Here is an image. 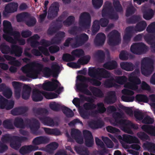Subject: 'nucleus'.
Wrapping results in <instances>:
<instances>
[{"label": "nucleus", "instance_id": "1", "mask_svg": "<svg viewBox=\"0 0 155 155\" xmlns=\"http://www.w3.org/2000/svg\"><path fill=\"white\" fill-rule=\"evenodd\" d=\"M89 74L92 78L90 79L87 78L82 76H79L77 77V79L81 82V83L77 86V88L82 92L87 95H91V93L86 89L87 86V82H90L92 84L98 86L101 83L97 80H101L103 78L108 77L110 74L106 70L103 68L95 69L91 68L89 69Z\"/></svg>", "mask_w": 155, "mask_h": 155}, {"label": "nucleus", "instance_id": "2", "mask_svg": "<svg viewBox=\"0 0 155 155\" xmlns=\"http://www.w3.org/2000/svg\"><path fill=\"white\" fill-rule=\"evenodd\" d=\"M3 25L5 33L3 35V37L5 40L12 43H16L18 42L20 45H22L25 44V41L24 40L19 39L20 34L19 32H13L10 22L4 21Z\"/></svg>", "mask_w": 155, "mask_h": 155}, {"label": "nucleus", "instance_id": "3", "mask_svg": "<svg viewBox=\"0 0 155 155\" xmlns=\"http://www.w3.org/2000/svg\"><path fill=\"white\" fill-rule=\"evenodd\" d=\"M137 74L135 73H132L129 76V82H126L127 78L125 76L117 77L116 78V82L120 84H124V87L130 89L134 90H137L138 88L137 85L140 83V80L137 78Z\"/></svg>", "mask_w": 155, "mask_h": 155}, {"label": "nucleus", "instance_id": "4", "mask_svg": "<svg viewBox=\"0 0 155 155\" xmlns=\"http://www.w3.org/2000/svg\"><path fill=\"white\" fill-rule=\"evenodd\" d=\"M42 67L41 64L35 61L23 67L21 70L28 77L35 78L41 71Z\"/></svg>", "mask_w": 155, "mask_h": 155}, {"label": "nucleus", "instance_id": "5", "mask_svg": "<svg viewBox=\"0 0 155 155\" xmlns=\"http://www.w3.org/2000/svg\"><path fill=\"white\" fill-rule=\"evenodd\" d=\"M28 140L26 136H2L1 138L3 143H10V147L15 150L20 148L22 142L27 141Z\"/></svg>", "mask_w": 155, "mask_h": 155}, {"label": "nucleus", "instance_id": "6", "mask_svg": "<svg viewBox=\"0 0 155 155\" xmlns=\"http://www.w3.org/2000/svg\"><path fill=\"white\" fill-rule=\"evenodd\" d=\"M112 140L115 143H118V140L115 137L119 140L122 146L126 149L128 148V146L126 143L129 144L133 143H139V140L136 136H109Z\"/></svg>", "mask_w": 155, "mask_h": 155}, {"label": "nucleus", "instance_id": "7", "mask_svg": "<svg viewBox=\"0 0 155 155\" xmlns=\"http://www.w3.org/2000/svg\"><path fill=\"white\" fill-rule=\"evenodd\" d=\"M116 115V117L114 116L115 117V122L113 124L115 125L120 124V127L122 130L125 132L131 134L132 132L130 128L134 127V125L129 121L123 120L119 114H117Z\"/></svg>", "mask_w": 155, "mask_h": 155}, {"label": "nucleus", "instance_id": "8", "mask_svg": "<svg viewBox=\"0 0 155 155\" xmlns=\"http://www.w3.org/2000/svg\"><path fill=\"white\" fill-rule=\"evenodd\" d=\"M42 88L44 90L50 91L57 90L56 91L58 93L63 89V87H60V84L56 80H54L52 82H48L44 83Z\"/></svg>", "mask_w": 155, "mask_h": 155}, {"label": "nucleus", "instance_id": "9", "mask_svg": "<svg viewBox=\"0 0 155 155\" xmlns=\"http://www.w3.org/2000/svg\"><path fill=\"white\" fill-rule=\"evenodd\" d=\"M148 58H144L142 61L141 67L142 73L145 76L151 74L153 70L152 65L148 61Z\"/></svg>", "mask_w": 155, "mask_h": 155}, {"label": "nucleus", "instance_id": "10", "mask_svg": "<svg viewBox=\"0 0 155 155\" xmlns=\"http://www.w3.org/2000/svg\"><path fill=\"white\" fill-rule=\"evenodd\" d=\"M120 34L117 31H114L108 35V43L110 45L118 44L120 41Z\"/></svg>", "mask_w": 155, "mask_h": 155}, {"label": "nucleus", "instance_id": "11", "mask_svg": "<svg viewBox=\"0 0 155 155\" xmlns=\"http://www.w3.org/2000/svg\"><path fill=\"white\" fill-rule=\"evenodd\" d=\"M136 99L138 101L145 102L150 101L151 102L150 103V105L153 108V110L155 111V95H152L150 96L148 99L146 96L139 94L136 96Z\"/></svg>", "mask_w": 155, "mask_h": 155}, {"label": "nucleus", "instance_id": "12", "mask_svg": "<svg viewBox=\"0 0 155 155\" xmlns=\"http://www.w3.org/2000/svg\"><path fill=\"white\" fill-rule=\"evenodd\" d=\"M14 102L12 101H9L2 96H0V108L9 110L13 107Z\"/></svg>", "mask_w": 155, "mask_h": 155}, {"label": "nucleus", "instance_id": "13", "mask_svg": "<svg viewBox=\"0 0 155 155\" xmlns=\"http://www.w3.org/2000/svg\"><path fill=\"white\" fill-rule=\"evenodd\" d=\"M38 149V147L31 145H24L20 149L19 152L21 154L24 155L28 154L32 151L37 150Z\"/></svg>", "mask_w": 155, "mask_h": 155}, {"label": "nucleus", "instance_id": "14", "mask_svg": "<svg viewBox=\"0 0 155 155\" xmlns=\"http://www.w3.org/2000/svg\"><path fill=\"white\" fill-rule=\"evenodd\" d=\"M146 46L143 43H137L134 44L132 45L130 48L131 51L134 54H140L139 52L140 50L146 49Z\"/></svg>", "mask_w": 155, "mask_h": 155}, {"label": "nucleus", "instance_id": "15", "mask_svg": "<svg viewBox=\"0 0 155 155\" xmlns=\"http://www.w3.org/2000/svg\"><path fill=\"white\" fill-rule=\"evenodd\" d=\"M18 5L17 3H10L6 5L5 7L4 15H6L7 13L14 12L17 11Z\"/></svg>", "mask_w": 155, "mask_h": 155}, {"label": "nucleus", "instance_id": "16", "mask_svg": "<svg viewBox=\"0 0 155 155\" xmlns=\"http://www.w3.org/2000/svg\"><path fill=\"white\" fill-rule=\"evenodd\" d=\"M32 98L34 101H41L43 98V94L38 90L34 89L33 91Z\"/></svg>", "mask_w": 155, "mask_h": 155}, {"label": "nucleus", "instance_id": "17", "mask_svg": "<svg viewBox=\"0 0 155 155\" xmlns=\"http://www.w3.org/2000/svg\"><path fill=\"white\" fill-rule=\"evenodd\" d=\"M143 147L144 150L153 153H155V144L153 143L146 142L143 144Z\"/></svg>", "mask_w": 155, "mask_h": 155}, {"label": "nucleus", "instance_id": "18", "mask_svg": "<svg viewBox=\"0 0 155 155\" xmlns=\"http://www.w3.org/2000/svg\"><path fill=\"white\" fill-rule=\"evenodd\" d=\"M58 5V3L54 2L52 4L49 8L48 17H50L51 14L56 15L59 10Z\"/></svg>", "mask_w": 155, "mask_h": 155}, {"label": "nucleus", "instance_id": "19", "mask_svg": "<svg viewBox=\"0 0 155 155\" xmlns=\"http://www.w3.org/2000/svg\"><path fill=\"white\" fill-rule=\"evenodd\" d=\"M105 39V36L104 34L99 33L96 36L94 42L98 46L102 45L104 43Z\"/></svg>", "mask_w": 155, "mask_h": 155}, {"label": "nucleus", "instance_id": "20", "mask_svg": "<svg viewBox=\"0 0 155 155\" xmlns=\"http://www.w3.org/2000/svg\"><path fill=\"white\" fill-rule=\"evenodd\" d=\"M58 144L55 142H53L48 145L46 147V151L50 154L53 153L54 151L58 147Z\"/></svg>", "mask_w": 155, "mask_h": 155}, {"label": "nucleus", "instance_id": "21", "mask_svg": "<svg viewBox=\"0 0 155 155\" xmlns=\"http://www.w3.org/2000/svg\"><path fill=\"white\" fill-rule=\"evenodd\" d=\"M74 150L80 155H89V152L88 150L84 147L75 146Z\"/></svg>", "mask_w": 155, "mask_h": 155}, {"label": "nucleus", "instance_id": "22", "mask_svg": "<svg viewBox=\"0 0 155 155\" xmlns=\"http://www.w3.org/2000/svg\"><path fill=\"white\" fill-rule=\"evenodd\" d=\"M31 91V88L28 86L25 85L23 87L22 93V97L23 98L25 99H28L30 96Z\"/></svg>", "mask_w": 155, "mask_h": 155}, {"label": "nucleus", "instance_id": "23", "mask_svg": "<svg viewBox=\"0 0 155 155\" xmlns=\"http://www.w3.org/2000/svg\"><path fill=\"white\" fill-rule=\"evenodd\" d=\"M88 38V37L85 34H82L80 38H78L76 39V44L72 45L74 48H76L81 45L82 42L87 41Z\"/></svg>", "mask_w": 155, "mask_h": 155}, {"label": "nucleus", "instance_id": "24", "mask_svg": "<svg viewBox=\"0 0 155 155\" xmlns=\"http://www.w3.org/2000/svg\"><path fill=\"white\" fill-rule=\"evenodd\" d=\"M49 43L48 41L43 40L41 42V45L42 46L41 48L39 47V50L43 54L46 55H48L49 54V52L48 49L46 47L48 46L49 45Z\"/></svg>", "mask_w": 155, "mask_h": 155}, {"label": "nucleus", "instance_id": "25", "mask_svg": "<svg viewBox=\"0 0 155 155\" xmlns=\"http://www.w3.org/2000/svg\"><path fill=\"white\" fill-rule=\"evenodd\" d=\"M142 129L150 134L155 135V128L153 127L144 125L142 127Z\"/></svg>", "mask_w": 155, "mask_h": 155}, {"label": "nucleus", "instance_id": "26", "mask_svg": "<svg viewBox=\"0 0 155 155\" xmlns=\"http://www.w3.org/2000/svg\"><path fill=\"white\" fill-rule=\"evenodd\" d=\"M85 145L88 147H92L94 144L93 136H84Z\"/></svg>", "mask_w": 155, "mask_h": 155}, {"label": "nucleus", "instance_id": "27", "mask_svg": "<svg viewBox=\"0 0 155 155\" xmlns=\"http://www.w3.org/2000/svg\"><path fill=\"white\" fill-rule=\"evenodd\" d=\"M12 53H14L16 56H20L22 53L21 48L19 47L13 45L12 46Z\"/></svg>", "mask_w": 155, "mask_h": 155}, {"label": "nucleus", "instance_id": "28", "mask_svg": "<svg viewBox=\"0 0 155 155\" xmlns=\"http://www.w3.org/2000/svg\"><path fill=\"white\" fill-rule=\"evenodd\" d=\"M121 67L127 71L133 70V67L132 64L127 62H122L120 64Z\"/></svg>", "mask_w": 155, "mask_h": 155}, {"label": "nucleus", "instance_id": "29", "mask_svg": "<svg viewBox=\"0 0 155 155\" xmlns=\"http://www.w3.org/2000/svg\"><path fill=\"white\" fill-rule=\"evenodd\" d=\"M44 129L45 132L48 134H53L55 135H62L60 131L57 129H51L45 128Z\"/></svg>", "mask_w": 155, "mask_h": 155}, {"label": "nucleus", "instance_id": "30", "mask_svg": "<svg viewBox=\"0 0 155 155\" xmlns=\"http://www.w3.org/2000/svg\"><path fill=\"white\" fill-rule=\"evenodd\" d=\"M102 139L106 146L108 148H112L114 146V144L112 141L107 137H104L102 136Z\"/></svg>", "mask_w": 155, "mask_h": 155}, {"label": "nucleus", "instance_id": "31", "mask_svg": "<svg viewBox=\"0 0 155 155\" xmlns=\"http://www.w3.org/2000/svg\"><path fill=\"white\" fill-rule=\"evenodd\" d=\"M5 57L7 60L10 61L9 63L16 66H18L21 65L20 63L17 61L15 60L14 58L8 55H5Z\"/></svg>", "mask_w": 155, "mask_h": 155}, {"label": "nucleus", "instance_id": "32", "mask_svg": "<svg viewBox=\"0 0 155 155\" xmlns=\"http://www.w3.org/2000/svg\"><path fill=\"white\" fill-rule=\"evenodd\" d=\"M117 66L116 62L114 61H112L107 62L104 65V67L108 69H113Z\"/></svg>", "mask_w": 155, "mask_h": 155}, {"label": "nucleus", "instance_id": "33", "mask_svg": "<svg viewBox=\"0 0 155 155\" xmlns=\"http://www.w3.org/2000/svg\"><path fill=\"white\" fill-rule=\"evenodd\" d=\"M39 37L37 35H35L32 37L31 38L28 40V41L31 43V45L32 46H36L38 45V43L37 42V41L39 38Z\"/></svg>", "mask_w": 155, "mask_h": 155}, {"label": "nucleus", "instance_id": "34", "mask_svg": "<svg viewBox=\"0 0 155 155\" xmlns=\"http://www.w3.org/2000/svg\"><path fill=\"white\" fill-rule=\"evenodd\" d=\"M90 57L89 55H87L80 59L78 61L79 64L83 65L87 64L89 61Z\"/></svg>", "mask_w": 155, "mask_h": 155}, {"label": "nucleus", "instance_id": "35", "mask_svg": "<svg viewBox=\"0 0 155 155\" xmlns=\"http://www.w3.org/2000/svg\"><path fill=\"white\" fill-rule=\"evenodd\" d=\"M153 15V12L152 10H149L143 13V17L144 19L147 20H149L151 19Z\"/></svg>", "mask_w": 155, "mask_h": 155}, {"label": "nucleus", "instance_id": "36", "mask_svg": "<svg viewBox=\"0 0 155 155\" xmlns=\"http://www.w3.org/2000/svg\"><path fill=\"white\" fill-rule=\"evenodd\" d=\"M41 120L45 124L50 126H53L54 125L53 120L49 117H46Z\"/></svg>", "mask_w": 155, "mask_h": 155}, {"label": "nucleus", "instance_id": "37", "mask_svg": "<svg viewBox=\"0 0 155 155\" xmlns=\"http://www.w3.org/2000/svg\"><path fill=\"white\" fill-rule=\"evenodd\" d=\"M12 84L13 87L16 89L15 93L16 96L19 97L20 94L17 89L20 87L21 86L20 83L16 81H13L12 82Z\"/></svg>", "mask_w": 155, "mask_h": 155}, {"label": "nucleus", "instance_id": "38", "mask_svg": "<svg viewBox=\"0 0 155 155\" xmlns=\"http://www.w3.org/2000/svg\"><path fill=\"white\" fill-rule=\"evenodd\" d=\"M43 96H44L46 98L48 99H52L56 98L57 97V95L54 93H42Z\"/></svg>", "mask_w": 155, "mask_h": 155}, {"label": "nucleus", "instance_id": "39", "mask_svg": "<svg viewBox=\"0 0 155 155\" xmlns=\"http://www.w3.org/2000/svg\"><path fill=\"white\" fill-rule=\"evenodd\" d=\"M90 16L89 14L87 13H84L82 14L80 18V21L81 22L86 21L87 20H90Z\"/></svg>", "mask_w": 155, "mask_h": 155}, {"label": "nucleus", "instance_id": "40", "mask_svg": "<svg viewBox=\"0 0 155 155\" xmlns=\"http://www.w3.org/2000/svg\"><path fill=\"white\" fill-rule=\"evenodd\" d=\"M75 59V57L73 55H71L68 54H64L63 56V60L67 61H73Z\"/></svg>", "mask_w": 155, "mask_h": 155}, {"label": "nucleus", "instance_id": "41", "mask_svg": "<svg viewBox=\"0 0 155 155\" xmlns=\"http://www.w3.org/2000/svg\"><path fill=\"white\" fill-rule=\"evenodd\" d=\"M90 90L94 95L98 97L102 96V92L100 90L94 87H91Z\"/></svg>", "mask_w": 155, "mask_h": 155}, {"label": "nucleus", "instance_id": "42", "mask_svg": "<svg viewBox=\"0 0 155 155\" xmlns=\"http://www.w3.org/2000/svg\"><path fill=\"white\" fill-rule=\"evenodd\" d=\"M147 26V24L144 21H142L138 24L137 26V30L138 31H143Z\"/></svg>", "mask_w": 155, "mask_h": 155}, {"label": "nucleus", "instance_id": "43", "mask_svg": "<svg viewBox=\"0 0 155 155\" xmlns=\"http://www.w3.org/2000/svg\"><path fill=\"white\" fill-rule=\"evenodd\" d=\"M84 52L83 50L81 49H77L73 51L72 52V54L74 56L79 57L84 54Z\"/></svg>", "mask_w": 155, "mask_h": 155}, {"label": "nucleus", "instance_id": "44", "mask_svg": "<svg viewBox=\"0 0 155 155\" xmlns=\"http://www.w3.org/2000/svg\"><path fill=\"white\" fill-rule=\"evenodd\" d=\"M103 2V0H92L93 5L96 8H100L102 6Z\"/></svg>", "mask_w": 155, "mask_h": 155}, {"label": "nucleus", "instance_id": "45", "mask_svg": "<svg viewBox=\"0 0 155 155\" xmlns=\"http://www.w3.org/2000/svg\"><path fill=\"white\" fill-rule=\"evenodd\" d=\"M63 111L68 117H71L74 115L72 111L67 107H64L63 109Z\"/></svg>", "mask_w": 155, "mask_h": 155}, {"label": "nucleus", "instance_id": "46", "mask_svg": "<svg viewBox=\"0 0 155 155\" xmlns=\"http://www.w3.org/2000/svg\"><path fill=\"white\" fill-rule=\"evenodd\" d=\"M74 137L76 141L78 144H82L84 143V136H71Z\"/></svg>", "mask_w": 155, "mask_h": 155}, {"label": "nucleus", "instance_id": "47", "mask_svg": "<svg viewBox=\"0 0 155 155\" xmlns=\"http://www.w3.org/2000/svg\"><path fill=\"white\" fill-rule=\"evenodd\" d=\"M93 29L92 31L94 32L95 31L97 32L100 28L99 22L98 21H95L93 24Z\"/></svg>", "mask_w": 155, "mask_h": 155}, {"label": "nucleus", "instance_id": "48", "mask_svg": "<svg viewBox=\"0 0 155 155\" xmlns=\"http://www.w3.org/2000/svg\"><path fill=\"white\" fill-rule=\"evenodd\" d=\"M8 149L7 145L0 142V153H2L7 150Z\"/></svg>", "mask_w": 155, "mask_h": 155}, {"label": "nucleus", "instance_id": "49", "mask_svg": "<svg viewBox=\"0 0 155 155\" xmlns=\"http://www.w3.org/2000/svg\"><path fill=\"white\" fill-rule=\"evenodd\" d=\"M107 131L111 133H117L120 132L119 130L111 126H108L107 127Z\"/></svg>", "mask_w": 155, "mask_h": 155}, {"label": "nucleus", "instance_id": "50", "mask_svg": "<svg viewBox=\"0 0 155 155\" xmlns=\"http://www.w3.org/2000/svg\"><path fill=\"white\" fill-rule=\"evenodd\" d=\"M113 3L114 7L117 11H120L122 10L121 5L117 0L114 1Z\"/></svg>", "mask_w": 155, "mask_h": 155}, {"label": "nucleus", "instance_id": "51", "mask_svg": "<svg viewBox=\"0 0 155 155\" xmlns=\"http://www.w3.org/2000/svg\"><path fill=\"white\" fill-rule=\"evenodd\" d=\"M12 91L9 88H7L3 93L4 96L8 98H10L12 96Z\"/></svg>", "mask_w": 155, "mask_h": 155}, {"label": "nucleus", "instance_id": "52", "mask_svg": "<svg viewBox=\"0 0 155 155\" xmlns=\"http://www.w3.org/2000/svg\"><path fill=\"white\" fill-rule=\"evenodd\" d=\"M95 142L98 147H100L101 148H104L105 147V145L103 142L97 137L95 138Z\"/></svg>", "mask_w": 155, "mask_h": 155}, {"label": "nucleus", "instance_id": "53", "mask_svg": "<svg viewBox=\"0 0 155 155\" xmlns=\"http://www.w3.org/2000/svg\"><path fill=\"white\" fill-rule=\"evenodd\" d=\"M33 144L35 145H38L41 144L40 136H38L35 138L33 140Z\"/></svg>", "mask_w": 155, "mask_h": 155}, {"label": "nucleus", "instance_id": "54", "mask_svg": "<svg viewBox=\"0 0 155 155\" xmlns=\"http://www.w3.org/2000/svg\"><path fill=\"white\" fill-rule=\"evenodd\" d=\"M128 54L127 52L123 51L121 52L120 54L119 57L120 59L122 60H126L128 59Z\"/></svg>", "mask_w": 155, "mask_h": 155}, {"label": "nucleus", "instance_id": "55", "mask_svg": "<svg viewBox=\"0 0 155 155\" xmlns=\"http://www.w3.org/2000/svg\"><path fill=\"white\" fill-rule=\"evenodd\" d=\"M41 144L48 143L50 141V139L46 136H40Z\"/></svg>", "mask_w": 155, "mask_h": 155}, {"label": "nucleus", "instance_id": "56", "mask_svg": "<svg viewBox=\"0 0 155 155\" xmlns=\"http://www.w3.org/2000/svg\"><path fill=\"white\" fill-rule=\"evenodd\" d=\"M134 97L133 96L131 97H127L125 96H123L122 97V100L126 102H132L133 101L134 99Z\"/></svg>", "mask_w": 155, "mask_h": 155}, {"label": "nucleus", "instance_id": "57", "mask_svg": "<svg viewBox=\"0 0 155 155\" xmlns=\"http://www.w3.org/2000/svg\"><path fill=\"white\" fill-rule=\"evenodd\" d=\"M67 65L68 66L73 68H78L80 67L79 64H77L73 62L68 63H67Z\"/></svg>", "mask_w": 155, "mask_h": 155}, {"label": "nucleus", "instance_id": "58", "mask_svg": "<svg viewBox=\"0 0 155 155\" xmlns=\"http://www.w3.org/2000/svg\"><path fill=\"white\" fill-rule=\"evenodd\" d=\"M114 82V81L112 80L106 82L105 84L106 86L108 87H111L114 86L116 87H117V86L116 84H113Z\"/></svg>", "mask_w": 155, "mask_h": 155}, {"label": "nucleus", "instance_id": "59", "mask_svg": "<svg viewBox=\"0 0 155 155\" xmlns=\"http://www.w3.org/2000/svg\"><path fill=\"white\" fill-rule=\"evenodd\" d=\"M23 120L21 118H16L15 119V125L18 127H21V125L22 124Z\"/></svg>", "mask_w": 155, "mask_h": 155}, {"label": "nucleus", "instance_id": "60", "mask_svg": "<svg viewBox=\"0 0 155 155\" xmlns=\"http://www.w3.org/2000/svg\"><path fill=\"white\" fill-rule=\"evenodd\" d=\"M74 18L72 16L69 17L66 21L64 22V24L66 25H70L73 21Z\"/></svg>", "mask_w": 155, "mask_h": 155}, {"label": "nucleus", "instance_id": "61", "mask_svg": "<svg viewBox=\"0 0 155 155\" xmlns=\"http://www.w3.org/2000/svg\"><path fill=\"white\" fill-rule=\"evenodd\" d=\"M153 122L152 118H150L149 116L146 117L143 120V123L146 124H151Z\"/></svg>", "mask_w": 155, "mask_h": 155}, {"label": "nucleus", "instance_id": "62", "mask_svg": "<svg viewBox=\"0 0 155 155\" xmlns=\"http://www.w3.org/2000/svg\"><path fill=\"white\" fill-rule=\"evenodd\" d=\"M26 13H23L18 15L17 16V21L18 22L21 21L22 19L27 15Z\"/></svg>", "mask_w": 155, "mask_h": 155}, {"label": "nucleus", "instance_id": "63", "mask_svg": "<svg viewBox=\"0 0 155 155\" xmlns=\"http://www.w3.org/2000/svg\"><path fill=\"white\" fill-rule=\"evenodd\" d=\"M59 106V104L55 102H52L49 104V106L52 110H55Z\"/></svg>", "mask_w": 155, "mask_h": 155}, {"label": "nucleus", "instance_id": "64", "mask_svg": "<svg viewBox=\"0 0 155 155\" xmlns=\"http://www.w3.org/2000/svg\"><path fill=\"white\" fill-rule=\"evenodd\" d=\"M122 92L123 94L128 95H132L134 94V93L133 91L126 89H124L122 91Z\"/></svg>", "mask_w": 155, "mask_h": 155}]
</instances>
